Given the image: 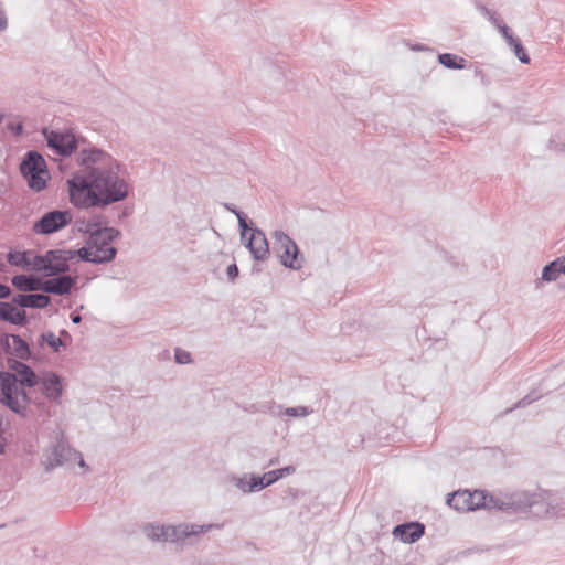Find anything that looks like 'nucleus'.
Masks as SVG:
<instances>
[{
  "instance_id": "f257e3e1",
  "label": "nucleus",
  "mask_w": 565,
  "mask_h": 565,
  "mask_svg": "<svg viewBox=\"0 0 565 565\" xmlns=\"http://www.w3.org/2000/svg\"><path fill=\"white\" fill-rule=\"evenodd\" d=\"M77 171L67 179L71 204L78 210H104L125 201L131 191L126 166L95 145L76 153Z\"/></svg>"
},
{
  "instance_id": "f03ea898",
  "label": "nucleus",
  "mask_w": 565,
  "mask_h": 565,
  "mask_svg": "<svg viewBox=\"0 0 565 565\" xmlns=\"http://www.w3.org/2000/svg\"><path fill=\"white\" fill-rule=\"evenodd\" d=\"M117 256V248H109L99 254L89 253V248L78 249H49L44 254L35 255V273L44 277H53L70 270V262L78 257L79 260L96 265L113 262Z\"/></svg>"
},
{
  "instance_id": "7ed1b4c3",
  "label": "nucleus",
  "mask_w": 565,
  "mask_h": 565,
  "mask_svg": "<svg viewBox=\"0 0 565 565\" xmlns=\"http://www.w3.org/2000/svg\"><path fill=\"white\" fill-rule=\"evenodd\" d=\"M77 231L86 235V244L83 248H89V253H96L99 256L104 250L115 248L110 243L121 234L118 228L109 226L108 217L100 213L77 222Z\"/></svg>"
},
{
  "instance_id": "20e7f679",
  "label": "nucleus",
  "mask_w": 565,
  "mask_h": 565,
  "mask_svg": "<svg viewBox=\"0 0 565 565\" xmlns=\"http://www.w3.org/2000/svg\"><path fill=\"white\" fill-rule=\"evenodd\" d=\"M222 525L217 523L210 524H189L181 523L178 525H157L153 523H148L145 526V533L149 539L154 542H167L170 541L172 543H178L189 536L199 535L201 533H206L212 529H221Z\"/></svg>"
},
{
  "instance_id": "39448f33",
  "label": "nucleus",
  "mask_w": 565,
  "mask_h": 565,
  "mask_svg": "<svg viewBox=\"0 0 565 565\" xmlns=\"http://www.w3.org/2000/svg\"><path fill=\"white\" fill-rule=\"evenodd\" d=\"M43 137L46 146L57 156L64 159H71L76 162V153L87 145H93L84 137L76 136L72 131H60L44 128Z\"/></svg>"
},
{
  "instance_id": "423d86ee",
  "label": "nucleus",
  "mask_w": 565,
  "mask_h": 565,
  "mask_svg": "<svg viewBox=\"0 0 565 565\" xmlns=\"http://www.w3.org/2000/svg\"><path fill=\"white\" fill-rule=\"evenodd\" d=\"M20 173L26 181L28 186L35 191L41 192L47 186L50 180V172L43 156L36 150H29L22 158L20 166Z\"/></svg>"
},
{
  "instance_id": "0eeeda50",
  "label": "nucleus",
  "mask_w": 565,
  "mask_h": 565,
  "mask_svg": "<svg viewBox=\"0 0 565 565\" xmlns=\"http://www.w3.org/2000/svg\"><path fill=\"white\" fill-rule=\"evenodd\" d=\"M271 237L274 250L278 254L281 265L294 270L300 269L303 257L296 242L281 230L274 231Z\"/></svg>"
},
{
  "instance_id": "6e6552de",
  "label": "nucleus",
  "mask_w": 565,
  "mask_h": 565,
  "mask_svg": "<svg viewBox=\"0 0 565 565\" xmlns=\"http://www.w3.org/2000/svg\"><path fill=\"white\" fill-rule=\"evenodd\" d=\"M73 221L71 210L54 209L45 212L32 225V232L38 235H52L67 227Z\"/></svg>"
},
{
  "instance_id": "1a4fd4ad",
  "label": "nucleus",
  "mask_w": 565,
  "mask_h": 565,
  "mask_svg": "<svg viewBox=\"0 0 565 565\" xmlns=\"http://www.w3.org/2000/svg\"><path fill=\"white\" fill-rule=\"evenodd\" d=\"M446 503L459 512L476 511L484 505V490H457L447 494Z\"/></svg>"
},
{
  "instance_id": "9d476101",
  "label": "nucleus",
  "mask_w": 565,
  "mask_h": 565,
  "mask_svg": "<svg viewBox=\"0 0 565 565\" xmlns=\"http://www.w3.org/2000/svg\"><path fill=\"white\" fill-rule=\"evenodd\" d=\"M542 501L543 498L539 493L526 491L504 493V512L508 514L525 513Z\"/></svg>"
},
{
  "instance_id": "9b49d317",
  "label": "nucleus",
  "mask_w": 565,
  "mask_h": 565,
  "mask_svg": "<svg viewBox=\"0 0 565 565\" xmlns=\"http://www.w3.org/2000/svg\"><path fill=\"white\" fill-rule=\"evenodd\" d=\"M242 242L255 260L264 262L268 258L270 253L269 243L265 233L257 226H250L246 238Z\"/></svg>"
},
{
  "instance_id": "f8f14e48",
  "label": "nucleus",
  "mask_w": 565,
  "mask_h": 565,
  "mask_svg": "<svg viewBox=\"0 0 565 565\" xmlns=\"http://www.w3.org/2000/svg\"><path fill=\"white\" fill-rule=\"evenodd\" d=\"M76 449L72 448L67 440L62 436L53 445L51 452L46 456L43 465L46 472H51L56 467L63 466L64 463L73 461L76 455Z\"/></svg>"
},
{
  "instance_id": "ddd939ff",
  "label": "nucleus",
  "mask_w": 565,
  "mask_h": 565,
  "mask_svg": "<svg viewBox=\"0 0 565 565\" xmlns=\"http://www.w3.org/2000/svg\"><path fill=\"white\" fill-rule=\"evenodd\" d=\"M77 285V276L61 274L43 279V292L55 296H68Z\"/></svg>"
},
{
  "instance_id": "4468645a",
  "label": "nucleus",
  "mask_w": 565,
  "mask_h": 565,
  "mask_svg": "<svg viewBox=\"0 0 565 565\" xmlns=\"http://www.w3.org/2000/svg\"><path fill=\"white\" fill-rule=\"evenodd\" d=\"M393 536L403 543L413 544L425 534V525L418 521L404 522L393 529Z\"/></svg>"
},
{
  "instance_id": "2eb2a0df",
  "label": "nucleus",
  "mask_w": 565,
  "mask_h": 565,
  "mask_svg": "<svg viewBox=\"0 0 565 565\" xmlns=\"http://www.w3.org/2000/svg\"><path fill=\"white\" fill-rule=\"evenodd\" d=\"M0 321L24 327L29 323V318L26 311L17 308V305L12 301H0Z\"/></svg>"
},
{
  "instance_id": "dca6fc26",
  "label": "nucleus",
  "mask_w": 565,
  "mask_h": 565,
  "mask_svg": "<svg viewBox=\"0 0 565 565\" xmlns=\"http://www.w3.org/2000/svg\"><path fill=\"white\" fill-rule=\"evenodd\" d=\"M35 252L31 249L19 250L11 248L6 254V259L11 266L35 271Z\"/></svg>"
},
{
  "instance_id": "f3484780",
  "label": "nucleus",
  "mask_w": 565,
  "mask_h": 565,
  "mask_svg": "<svg viewBox=\"0 0 565 565\" xmlns=\"http://www.w3.org/2000/svg\"><path fill=\"white\" fill-rule=\"evenodd\" d=\"M12 303L21 308L44 309L51 303V298L43 294L30 291L29 294H17L12 297Z\"/></svg>"
},
{
  "instance_id": "a211bd4d",
  "label": "nucleus",
  "mask_w": 565,
  "mask_h": 565,
  "mask_svg": "<svg viewBox=\"0 0 565 565\" xmlns=\"http://www.w3.org/2000/svg\"><path fill=\"white\" fill-rule=\"evenodd\" d=\"M42 394L51 401L58 402L63 395L62 379L55 372H49L41 380Z\"/></svg>"
},
{
  "instance_id": "6ab92c4d",
  "label": "nucleus",
  "mask_w": 565,
  "mask_h": 565,
  "mask_svg": "<svg viewBox=\"0 0 565 565\" xmlns=\"http://www.w3.org/2000/svg\"><path fill=\"white\" fill-rule=\"evenodd\" d=\"M13 390L11 396L18 404L19 408L10 409L13 414L21 418H26L29 405L32 403V398L25 387L18 385V377L13 374Z\"/></svg>"
},
{
  "instance_id": "aec40b11",
  "label": "nucleus",
  "mask_w": 565,
  "mask_h": 565,
  "mask_svg": "<svg viewBox=\"0 0 565 565\" xmlns=\"http://www.w3.org/2000/svg\"><path fill=\"white\" fill-rule=\"evenodd\" d=\"M13 385V374L7 371H0V404L8 409L19 408L18 404L11 396Z\"/></svg>"
},
{
  "instance_id": "412c9836",
  "label": "nucleus",
  "mask_w": 565,
  "mask_h": 565,
  "mask_svg": "<svg viewBox=\"0 0 565 565\" xmlns=\"http://www.w3.org/2000/svg\"><path fill=\"white\" fill-rule=\"evenodd\" d=\"M12 286L22 292L30 291H42L43 292V279L25 274H18L11 278Z\"/></svg>"
},
{
  "instance_id": "4be33fe9",
  "label": "nucleus",
  "mask_w": 565,
  "mask_h": 565,
  "mask_svg": "<svg viewBox=\"0 0 565 565\" xmlns=\"http://www.w3.org/2000/svg\"><path fill=\"white\" fill-rule=\"evenodd\" d=\"M561 275L565 276V255L546 264L542 269L541 280L555 281Z\"/></svg>"
},
{
  "instance_id": "5701e85b",
  "label": "nucleus",
  "mask_w": 565,
  "mask_h": 565,
  "mask_svg": "<svg viewBox=\"0 0 565 565\" xmlns=\"http://www.w3.org/2000/svg\"><path fill=\"white\" fill-rule=\"evenodd\" d=\"M259 475L250 473L249 480L247 475L241 478H234L235 486L244 493L259 492L264 489V483Z\"/></svg>"
},
{
  "instance_id": "b1692460",
  "label": "nucleus",
  "mask_w": 565,
  "mask_h": 565,
  "mask_svg": "<svg viewBox=\"0 0 565 565\" xmlns=\"http://www.w3.org/2000/svg\"><path fill=\"white\" fill-rule=\"evenodd\" d=\"M222 206L233 213L236 217H237V222H238V230H239V234H241V239H245L246 238V234L248 233V231L250 230V226H254V223L253 221H250L247 216L246 213H244L243 211H241L235 204L233 203H228V202H223L222 203Z\"/></svg>"
},
{
  "instance_id": "393cba45",
  "label": "nucleus",
  "mask_w": 565,
  "mask_h": 565,
  "mask_svg": "<svg viewBox=\"0 0 565 565\" xmlns=\"http://www.w3.org/2000/svg\"><path fill=\"white\" fill-rule=\"evenodd\" d=\"M437 60L439 64L448 70H465L468 65L466 58L452 53H439Z\"/></svg>"
},
{
  "instance_id": "a878e982",
  "label": "nucleus",
  "mask_w": 565,
  "mask_h": 565,
  "mask_svg": "<svg viewBox=\"0 0 565 565\" xmlns=\"http://www.w3.org/2000/svg\"><path fill=\"white\" fill-rule=\"evenodd\" d=\"M49 345L53 352L58 353L61 349H66V343L63 339H58L52 331L43 332L38 338V345L43 348Z\"/></svg>"
},
{
  "instance_id": "bb28decb",
  "label": "nucleus",
  "mask_w": 565,
  "mask_h": 565,
  "mask_svg": "<svg viewBox=\"0 0 565 565\" xmlns=\"http://www.w3.org/2000/svg\"><path fill=\"white\" fill-rule=\"evenodd\" d=\"M12 355L18 356L20 360H30L32 356L29 343L23 340L19 334H12Z\"/></svg>"
},
{
  "instance_id": "cd10ccee",
  "label": "nucleus",
  "mask_w": 565,
  "mask_h": 565,
  "mask_svg": "<svg viewBox=\"0 0 565 565\" xmlns=\"http://www.w3.org/2000/svg\"><path fill=\"white\" fill-rule=\"evenodd\" d=\"M18 377V385L23 387H34L39 383V377L34 370L30 365H25L19 374H15Z\"/></svg>"
},
{
  "instance_id": "c85d7f7f",
  "label": "nucleus",
  "mask_w": 565,
  "mask_h": 565,
  "mask_svg": "<svg viewBox=\"0 0 565 565\" xmlns=\"http://www.w3.org/2000/svg\"><path fill=\"white\" fill-rule=\"evenodd\" d=\"M543 397V393L539 388H532L523 398L518 401L512 407L508 408L504 414H509L516 408H522L531 405Z\"/></svg>"
},
{
  "instance_id": "c756f323",
  "label": "nucleus",
  "mask_w": 565,
  "mask_h": 565,
  "mask_svg": "<svg viewBox=\"0 0 565 565\" xmlns=\"http://www.w3.org/2000/svg\"><path fill=\"white\" fill-rule=\"evenodd\" d=\"M481 509L499 510L504 512V493L493 495L484 491V505H482Z\"/></svg>"
},
{
  "instance_id": "7c9ffc66",
  "label": "nucleus",
  "mask_w": 565,
  "mask_h": 565,
  "mask_svg": "<svg viewBox=\"0 0 565 565\" xmlns=\"http://www.w3.org/2000/svg\"><path fill=\"white\" fill-rule=\"evenodd\" d=\"M509 45L522 64H529L531 62V57L519 38L512 40Z\"/></svg>"
},
{
  "instance_id": "2f4dec72",
  "label": "nucleus",
  "mask_w": 565,
  "mask_h": 565,
  "mask_svg": "<svg viewBox=\"0 0 565 565\" xmlns=\"http://www.w3.org/2000/svg\"><path fill=\"white\" fill-rule=\"evenodd\" d=\"M476 8L494 26H499V24L501 23L502 19L500 18V15L495 11L490 10L489 8H487L481 2H476Z\"/></svg>"
},
{
  "instance_id": "473e14b6",
  "label": "nucleus",
  "mask_w": 565,
  "mask_h": 565,
  "mask_svg": "<svg viewBox=\"0 0 565 565\" xmlns=\"http://www.w3.org/2000/svg\"><path fill=\"white\" fill-rule=\"evenodd\" d=\"M548 148L551 150L565 153V135L556 134L551 136L548 140Z\"/></svg>"
},
{
  "instance_id": "72a5a7b5",
  "label": "nucleus",
  "mask_w": 565,
  "mask_h": 565,
  "mask_svg": "<svg viewBox=\"0 0 565 565\" xmlns=\"http://www.w3.org/2000/svg\"><path fill=\"white\" fill-rule=\"evenodd\" d=\"M174 360L178 364H188L192 361V358H191L190 352H188L183 349L177 348L174 350Z\"/></svg>"
},
{
  "instance_id": "f704fd0d",
  "label": "nucleus",
  "mask_w": 565,
  "mask_h": 565,
  "mask_svg": "<svg viewBox=\"0 0 565 565\" xmlns=\"http://www.w3.org/2000/svg\"><path fill=\"white\" fill-rule=\"evenodd\" d=\"M309 413H310V411L306 406L287 407L285 409V415L291 416V417L306 416Z\"/></svg>"
},
{
  "instance_id": "c9c22d12",
  "label": "nucleus",
  "mask_w": 565,
  "mask_h": 565,
  "mask_svg": "<svg viewBox=\"0 0 565 565\" xmlns=\"http://www.w3.org/2000/svg\"><path fill=\"white\" fill-rule=\"evenodd\" d=\"M260 478H264L262 479L264 483V489L279 481L276 469L265 472L264 475L260 476Z\"/></svg>"
},
{
  "instance_id": "e433bc0d",
  "label": "nucleus",
  "mask_w": 565,
  "mask_h": 565,
  "mask_svg": "<svg viewBox=\"0 0 565 565\" xmlns=\"http://www.w3.org/2000/svg\"><path fill=\"white\" fill-rule=\"evenodd\" d=\"M495 28L499 30L501 35L507 40L508 44H510L512 42V40L516 39L513 35L512 30L505 23H503V21H501L499 26H495Z\"/></svg>"
},
{
  "instance_id": "4c0bfd02",
  "label": "nucleus",
  "mask_w": 565,
  "mask_h": 565,
  "mask_svg": "<svg viewBox=\"0 0 565 565\" xmlns=\"http://www.w3.org/2000/svg\"><path fill=\"white\" fill-rule=\"evenodd\" d=\"M10 339H12V334L3 333L0 337V347L6 354L12 355V347L10 343Z\"/></svg>"
},
{
  "instance_id": "58836bf2",
  "label": "nucleus",
  "mask_w": 565,
  "mask_h": 565,
  "mask_svg": "<svg viewBox=\"0 0 565 565\" xmlns=\"http://www.w3.org/2000/svg\"><path fill=\"white\" fill-rule=\"evenodd\" d=\"M7 363L9 369L14 372L13 374H19V372L26 365L22 361L14 358H8Z\"/></svg>"
},
{
  "instance_id": "ea45409f",
  "label": "nucleus",
  "mask_w": 565,
  "mask_h": 565,
  "mask_svg": "<svg viewBox=\"0 0 565 565\" xmlns=\"http://www.w3.org/2000/svg\"><path fill=\"white\" fill-rule=\"evenodd\" d=\"M226 275L230 281H235L239 275V269L235 263L231 264L226 268Z\"/></svg>"
},
{
  "instance_id": "a19ab883",
  "label": "nucleus",
  "mask_w": 565,
  "mask_h": 565,
  "mask_svg": "<svg viewBox=\"0 0 565 565\" xmlns=\"http://www.w3.org/2000/svg\"><path fill=\"white\" fill-rule=\"evenodd\" d=\"M279 480L296 472V467L292 465L285 466L276 469Z\"/></svg>"
},
{
  "instance_id": "79ce46f5",
  "label": "nucleus",
  "mask_w": 565,
  "mask_h": 565,
  "mask_svg": "<svg viewBox=\"0 0 565 565\" xmlns=\"http://www.w3.org/2000/svg\"><path fill=\"white\" fill-rule=\"evenodd\" d=\"M8 448V439L4 436V427L3 424L0 425V456H3L7 454Z\"/></svg>"
},
{
  "instance_id": "37998d69",
  "label": "nucleus",
  "mask_w": 565,
  "mask_h": 565,
  "mask_svg": "<svg viewBox=\"0 0 565 565\" xmlns=\"http://www.w3.org/2000/svg\"><path fill=\"white\" fill-rule=\"evenodd\" d=\"M475 75L480 78L483 86H489L491 84L489 76L483 72L482 68L476 66Z\"/></svg>"
},
{
  "instance_id": "c03bdc74",
  "label": "nucleus",
  "mask_w": 565,
  "mask_h": 565,
  "mask_svg": "<svg viewBox=\"0 0 565 565\" xmlns=\"http://www.w3.org/2000/svg\"><path fill=\"white\" fill-rule=\"evenodd\" d=\"M73 460H77L78 466L84 469V472L89 471V466L84 460L82 452L76 451V455L74 456Z\"/></svg>"
},
{
  "instance_id": "a18cd8bd",
  "label": "nucleus",
  "mask_w": 565,
  "mask_h": 565,
  "mask_svg": "<svg viewBox=\"0 0 565 565\" xmlns=\"http://www.w3.org/2000/svg\"><path fill=\"white\" fill-rule=\"evenodd\" d=\"M11 295V289L9 286L0 282V299H7Z\"/></svg>"
},
{
  "instance_id": "49530a36",
  "label": "nucleus",
  "mask_w": 565,
  "mask_h": 565,
  "mask_svg": "<svg viewBox=\"0 0 565 565\" xmlns=\"http://www.w3.org/2000/svg\"><path fill=\"white\" fill-rule=\"evenodd\" d=\"M8 28V18L6 12L0 9V32L7 30Z\"/></svg>"
},
{
  "instance_id": "de8ad7c7",
  "label": "nucleus",
  "mask_w": 565,
  "mask_h": 565,
  "mask_svg": "<svg viewBox=\"0 0 565 565\" xmlns=\"http://www.w3.org/2000/svg\"><path fill=\"white\" fill-rule=\"evenodd\" d=\"M58 339H63L64 342L66 343V347L70 345L72 343V335L70 334V332L65 329H62L60 331V337Z\"/></svg>"
},
{
  "instance_id": "09e8293b",
  "label": "nucleus",
  "mask_w": 565,
  "mask_h": 565,
  "mask_svg": "<svg viewBox=\"0 0 565 565\" xmlns=\"http://www.w3.org/2000/svg\"><path fill=\"white\" fill-rule=\"evenodd\" d=\"M70 319L73 323L78 324L82 321V316L77 311H73L70 315Z\"/></svg>"
},
{
  "instance_id": "8fccbe9b",
  "label": "nucleus",
  "mask_w": 565,
  "mask_h": 565,
  "mask_svg": "<svg viewBox=\"0 0 565 565\" xmlns=\"http://www.w3.org/2000/svg\"><path fill=\"white\" fill-rule=\"evenodd\" d=\"M411 49L413 51H416V52H422V51H428L429 50V47H427L425 44H422V43H416V44L412 45Z\"/></svg>"
},
{
  "instance_id": "3c124183",
  "label": "nucleus",
  "mask_w": 565,
  "mask_h": 565,
  "mask_svg": "<svg viewBox=\"0 0 565 565\" xmlns=\"http://www.w3.org/2000/svg\"><path fill=\"white\" fill-rule=\"evenodd\" d=\"M10 129L13 131L14 136H20L23 132V126L21 124H17L15 126H11Z\"/></svg>"
},
{
  "instance_id": "603ef678",
  "label": "nucleus",
  "mask_w": 565,
  "mask_h": 565,
  "mask_svg": "<svg viewBox=\"0 0 565 565\" xmlns=\"http://www.w3.org/2000/svg\"><path fill=\"white\" fill-rule=\"evenodd\" d=\"M128 215L126 210H122L121 213L118 215V218L121 220Z\"/></svg>"
},
{
  "instance_id": "864d4df0",
  "label": "nucleus",
  "mask_w": 565,
  "mask_h": 565,
  "mask_svg": "<svg viewBox=\"0 0 565 565\" xmlns=\"http://www.w3.org/2000/svg\"><path fill=\"white\" fill-rule=\"evenodd\" d=\"M276 461H277V459H275V460H274V459H271V460L269 461V466L275 465V463H276Z\"/></svg>"
},
{
  "instance_id": "5fc2aeb1",
  "label": "nucleus",
  "mask_w": 565,
  "mask_h": 565,
  "mask_svg": "<svg viewBox=\"0 0 565 565\" xmlns=\"http://www.w3.org/2000/svg\"><path fill=\"white\" fill-rule=\"evenodd\" d=\"M541 285V281L540 280H536V288H539Z\"/></svg>"
},
{
  "instance_id": "6e6d98bb",
  "label": "nucleus",
  "mask_w": 565,
  "mask_h": 565,
  "mask_svg": "<svg viewBox=\"0 0 565 565\" xmlns=\"http://www.w3.org/2000/svg\"><path fill=\"white\" fill-rule=\"evenodd\" d=\"M2 422H3V417H2V415H0V425H2Z\"/></svg>"
},
{
  "instance_id": "4d7b16f0",
  "label": "nucleus",
  "mask_w": 565,
  "mask_h": 565,
  "mask_svg": "<svg viewBox=\"0 0 565 565\" xmlns=\"http://www.w3.org/2000/svg\"><path fill=\"white\" fill-rule=\"evenodd\" d=\"M2 527H4V524H1V525H0V529H2Z\"/></svg>"
}]
</instances>
